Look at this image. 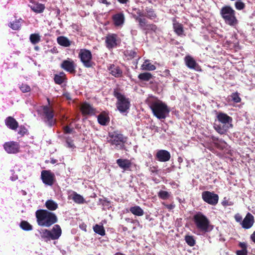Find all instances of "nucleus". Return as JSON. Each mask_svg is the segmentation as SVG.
<instances>
[{
  "label": "nucleus",
  "mask_w": 255,
  "mask_h": 255,
  "mask_svg": "<svg viewBox=\"0 0 255 255\" xmlns=\"http://www.w3.org/2000/svg\"><path fill=\"white\" fill-rule=\"evenodd\" d=\"M93 230L96 233L101 236H104L105 234V231L103 225L96 224L93 227Z\"/></svg>",
  "instance_id": "obj_36"
},
{
  "label": "nucleus",
  "mask_w": 255,
  "mask_h": 255,
  "mask_svg": "<svg viewBox=\"0 0 255 255\" xmlns=\"http://www.w3.org/2000/svg\"><path fill=\"white\" fill-rule=\"evenodd\" d=\"M43 113L47 119L48 125L51 127L55 123V120L53 119V110L48 106H44L43 108Z\"/></svg>",
  "instance_id": "obj_12"
},
{
  "label": "nucleus",
  "mask_w": 255,
  "mask_h": 255,
  "mask_svg": "<svg viewBox=\"0 0 255 255\" xmlns=\"http://www.w3.org/2000/svg\"><path fill=\"white\" fill-rule=\"evenodd\" d=\"M231 98L232 100L235 103H239L241 101V98L237 93H233Z\"/></svg>",
  "instance_id": "obj_47"
},
{
  "label": "nucleus",
  "mask_w": 255,
  "mask_h": 255,
  "mask_svg": "<svg viewBox=\"0 0 255 255\" xmlns=\"http://www.w3.org/2000/svg\"><path fill=\"white\" fill-rule=\"evenodd\" d=\"M150 108L153 115L159 120L165 119L170 112L168 106L159 100L151 102Z\"/></svg>",
  "instance_id": "obj_4"
},
{
  "label": "nucleus",
  "mask_w": 255,
  "mask_h": 255,
  "mask_svg": "<svg viewBox=\"0 0 255 255\" xmlns=\"http://www.w3.org/2000/svg\"><path fill=\"white\" fill-rule=\"evenodd\" d=\"M109 136L111 138L110 140L111 143L112 145H115L117 148H122L123 144L127 141V137L116 131L110 132Z\"/></svg>",
  "instance_id": "obj_7"
},
{
  "label": "nucleus",
  "mask_w": 255,
  "mask_h": 255,
  "mask_svg": "<svg viewBox=\"0 0 255 255\" xmlns=\"http://www.w3.org/2000/svg\"><path fill=\"white\" fill-rule=\"evenodd\" d=\"M192 220L197 230L196 234L198 235L210 232L213 229L209 219L201 212H196L193 216Z\"/></svg>",
  "instance_id": "obj_1"
},
{
  "label": "nucleus",
  "mask_w": 255,
  "mask_h": 255,
  "mask_svg": "<svg viewBox=\"0 0 255 255\" xmlns=\"http://www.w3.org/2000/svg\"><path fill=\"white\" fill-rule=\"evenodd\" d=\"M151 172L152 173H154V172H156V171H155V170L151 169Z\"/></svg>",
  "instance_id": "obj_64"
},
{
  "label": "nucleus",
  "mask_w": 255,
  "mask_h": 255,
  "mask_svg": "<svg viewBox=\"0 0 255 255\" xmlns=\"http://www.w3.org/2000/svg\"><path fill=\"white\" fill-rule=\"evenodd\" d=\"M57 162V160L54 159H51V163L52 164H55Z\"/></svg>",
  "instance_id": "obj_60"
},
{
  "label": "nucleus",
  "mask_w": 255,
  "mask_h": 255,
  "mask_svg": "<svg viewBox=\"0 0 255 255\" xmlns=\"http://www.w3.org/2000/svg\"><path fill=\"white\" fill-rule=\"evenodd\" d=\"M130 54L133 57H135V55H136V53L134 51H130Z\"/></svg>",
  "instance_id": "obj_57"
},
{
  "label": "nucleus",
  "mask_w": 255,
  "mask_h": 255,
  "mask_svg": "<svg viewBox=\"0 0 255 255\" xmlns=\"http://www.w3.org/2000/svg\"><path fill=\"white\" fill-rule=\"evenodd\" d=\"M133 11H135V13H132V17L135 20L139 18L144 17V9L142 10L139 8H134Z\"/></svg>",
  "instance_id": "obj_33"
},
{
  "label": "nucleus",
  "mask_w": 255,
  "mask_h": 255,
  "mask_svg": "<svg viewBox=\"0 0 255 255\" xmlns=\"http://www.w3.org/2000/svg\"><path fill=\"white\" fill-rule=\"evenodd\" d=\"M136 21L138 22V25L140 28L143 29H146V28L147 27V25L148 24H147V21L145 19V18H144V17L139 18Z\"/></svg>",
  "instance_id": "obj_38"
},
{
  "label": "nucleus",
  "mask_w": 255,
  "mask_h": 255,
  "mask_svg": "<svg viewBox=\"0 0 255 255\" xmlns=\"http://www.w3.org/2000/svg\"><path fill=\"white\" fill-rule=\"evenodd\" d=\"M23 93L28 92L30 91V87L27 84H22L19 87Z\"/></svg>",
  "instance_id": "obj_46"
},
{
  "label": "nucleus",
  "mask_w": 255,
  "mask_h": 255,
  "mask_svg": "<svg viewBox=\"0 0 255 255\" xmlns=\"http://www.w3.org/2000/svg\"><path fill=\"white\" fill-rule=\"evenodd\" d=\"M34 49L36 50H39V47L38 46H35L34 47Z\"/></svg>",
  "instance_id": "obj_63"
},
{
  "label": "nucleus",
  "mask_w": 255,
  "mask_h": 255,
  "mask_svg": "<svg viewBox=\"0 0 255 255\" xmlns=\"http://www.w3.org/2000/svg\"><path fill=\"white\" fill-rule=\"evenodd\" d=\"M98 123L102 126H106L110 122L109 116L105 113H101L97 117Z\"/></svg>",
  "instance_id": "obj_26"
},
{
  "label": "nucleus",
  "mask_w": 255,
  "mask_h": 255,
  "mask_svg": "<svg viewBox=\"0 0 255 255\" xmlns=\"http://www.w3.org/2000/svg\"><path fill=\"white\" fill-rule=\"evenodd\" d=\"M237 255H247V250H241L237 251Z\"/></svg>",
  "instance_id": "obj_50"
},
{
  "label": "nucleus",
  "mask_w": 255,
  "mask_h": 255,
  "mask_svg": "<svg viewBox=\"0 0 255 255\" xmlns=\"http://www.w3.org/2000/svg\"><path fill=\"white\" fill-rule=\"evenodd\" d=\"M31 10L37 13H41L43 12L45 9V6L42 3H40L35 1H30V4L28 5Z\"/></svg>",
  "instance_id": "obj_18"
},
{
  "label": "nucleus",
  "mask_w": 255,
  "mask_h": 255,
  "mask_svg": "<svg viewBox=\"0 0 255 255\" xmlns=\"http://www.w3.org/2000/svg\"><path fill=\"white\" fill-rule=\"evenodd\" d=\"M62 234L61 229L59 225H55L52 229L50 231V239L52 240H57L61 236Z\"/></svg>",
  "instance_id": "obj_20"
},
{
  "label": "nucleus",
  "mask_w": 255,
  "mask_h": 255,
  "mask_svg": "<svg viewBox=\"0 0 255 255\" xmlns=\"http://www.w3.org/2000/svg\"><path fill=\"white\" fill-rule=\"evenodd\" d=\"M41 238L45 241L47 242L51 240L50 236V230L47 229L41 230L39 231Z\"/></svg>",
  "instance_id": "obj_32"
},
{
  "label": "nucleus",
  "mask_w": 255,
  "mask_h": 255,
  "mask_svg": "<svg viewBox=\"0 0 255 255\" xmlns=\"http://www.w3.org/2000/svg\"><path fill=\"white\" fill-rule=\"evenodd\" d=\"M110 73L116 77H121L122 74V71L120 68L115 65H111L109 68Z\"/></svg>",
  "instance_id": "obj_25"
},
{
  "label": "nucleus",
  "mask_w": 255,
  "mask_h": 255,
  "mask_svg": "<svg viewBox=\"0 0 255 255\" xmlns=\"http://www.w3.org/2000/svg\"><path fill=\"white\" fill-rule=\"evenodd\" d=\"M3 147L6 152L9 154H15L19 151V144L14 141H9L5 142Z\"/></svg>",
  "instance_id": "obj_11"
},
{
  "label": "nucleus",
  "mask_w": 255,
  "mask_h": 255,
  "mask_svg": "<svg viewBox=\"0 0 255 255\" xmlns=\"http://www.w3.org/2000/svg\"><path fill=\"white\" fill-rule=\"evenodd\" d=\"M35 216L38 225L41 227H49L57 222L56 215L47 210H37Z\"/></svg>",
  "instance_id": "obj_2"
},
{
  "label": "nucleus",
  "mask_w": 255,
  "mask_h": 255,
  "mask_svg": "<svg viewBox=\"0 0 255 255\" xmlns=\"http://www.w3.org/2000/svg\"><path fill=\"white\" fill-rule=\"evenodd\" d=\"M235 218H236V221L238 222L240 221V220L241 219V217L238 218V217H237V216H236Z\"/></svg>",
  "instance_id": "obj_61"
},
{
  "label": "nucleus",
  "mask_w": 255,
  "mask_h": 255,
  "mask_svg": "<svg viewBox=\"0 0 255 255\" xmlns=\"http://www.w3.org/2000/svg\"><path fill=\"white\" fill-rule=\"evenodd\" d=\"M71 196H72V199L76 203L82 204L84 201L83 197L76 192H73V193L71 194Z\"/></svg>",
  "instance_id": "obj_37"
},
{
  "label": "nucleus",
  "mask_w": 255,
  "mask_h": 255,
  "mask_svg": "<svg viewBox=\"0 0 255 255\" xmlns=\"http://www.w3.org/2000/svg\"><path fill=\"white\" fill-rule=\"evenodd\" d=\"M117 163L121 168L125 170H128L131 165L130 161L126 159H118Z\"/></svg>",
  "instance_id": "obj_24"
},
{
  "label": "nucleus",
  "mask_w": 255,
  "mask_h": 255,
  "mask_svg": "<svg viewBox=\"0 0 255 255\" xmlns=\"http://www.w3.org/2000/svg\"><path fill=\"white\" fill-rule=\"evenodd\" d=\"M18 133L20 134H23L25 133V131L23 130H20L19 131H18Z\"/></svg>",
  "instance_id": "obj_62"
},
{
  "label": "nucleus",
  "mask_w": 255,
  "mask_h": 255,
  "mask_svg": "<svg viewBox=\"0 0 255 255\" xmlns=\"http://www.w3.org/2000/svg\"><path fill=\"white\" fill-rule=\"evenodd\" d=\"M79 56L86 67L89 68L92 67V54L90 51L85 49H81Z\"/></svg>",
  "instance_id": "obj_9"
},
{
  "label": "nucleus",
  "mask_w": 255,
  "mask_h": 255,
  "mask_svg": "<svg viewBox=\"0 0 255 255\" xmlns=\"http://www.w3.org/2000/svg\"><path fill=\"white\" fill-rule=\"evenodd\" d=\"M173 28L174 31L178 35L181 36L183 34L184 30L181 24L178 22H174L173 23Z\"/></svg>",
  "instance_id": "obj_31"
},
{
  "label": "nucleus",
  "mask_w": 255,
  "mask_h": 255,
  "mask_svg": "<svg viewBox=\"0 0 255 255\" xmlns=\"http://www.w3.org/2000/svg\"><path fill=\"white\" fill-rule=\"evenodd\" d=\"M223 205H226V206H229V205H232L231 202H230V203H228V202H225V201L223 202Z\"/></svg>",
  "instance_id": "obj_58"
},
{
  "label": "nucleus",
  "mask_w": 255,
  "mask_h": 255,
  "mask_svg": "<svg viewBox=\"0 0 255 255\" xmlns=\"http://www.w3.org/2000/svg\"><path fill=\"white\" fill-rule=\"evenodd\" d=\"M158 195L161 199L166 200L169 197L170 194L167 191L161 190L158 192Z\"/></svg>",
  "instance_id": "obj_44"
},
{
  "label": "nucleus",
  "mask_w": 255,
  "mask_h": 255,
  "mask_svg": "<svg viewBox=\"0 0 255 255\" xmlns=\"http://www.w3.org/2000/svg\"><path fill=\"white\" fill-rule=\"evenodd\" d=\"M21 19L16 20L13 22L10 23L9 27L13 30H18L20 28L21 25Z\"/></svg>",
  "instance_id": "obj_39"
},
{
  "label": "nucleus",
  "mask_w": 255,
  "mask_h": 255,
  "mask_svg": "<svg viewBox=\"0 0 255 255\" xmlns=\"http://www.w3.org/2000/svg\"><path fill=\"white\" fill-rule=\"evenodd\" d=\"M118 36L116 34H109L106 37V43L108 49H112L116 47L118 44Z\"/></svg>",
  "instance_id": "obj_14"
},
{
  "label": "nucleus",
  "mask_w": 255,
  "mask_h": 255,
  "mask_svg": "<svg viewBox=\"0 0 255 255\" xmlns=\"http://www.w3.org/2000/svg\"><path fill=\"white\" fill-rule=\"evenodd\" d=\"M81 110L84 115H93L95 114V109L89 103L85 102L81 106Z\"/></svg>",
  "instance_id": "obj_19"
},
{
  "label": "nucleus",
  "mask_w": 255,
  "mask_h": 255,
  "mask_svg": "<svg viewBox=\"0 0 255 255\" xmlns=\"http://www.w3.org/2000/svg\"><path fill=\"white\" fill-rule=\"evenodd\" d=\"M30 41L33 44L38 43L40 41V36L38 34H31L30 35Z\"/></svg>",
  "instance_id": "obj_40"
},
{
  "label": "nucleus",
  "mask_w": 255,
  "mask_h": 255,
  "mask_svg": "<svg viewBox=\"0 0 255 255\" xmlns=\"http://www.w3.org/2000/svg\"><path fill=\"white\" fill-rule=\"evenodd\" d=\"M184 61L187 67L191 69H194L196 71L200 70V67L196 63V61L191 56L187 55L184 58Z\"/></svg>",
  "instance_id": "obj_15"
},
{
  "label": "nucleus",
  "mask_w": 255,
  "mask_h": 255,
  "mask_svg": "<svg viewBox=\"0 0 255 255\" xmlns=\"http://www.w3.org/2000/svg\"><path fill=\"white\" fill-rule=\"evenodd\" d=\"M149 62V61L148 60H145L141 66V70L146 71H153L156 69V67L153 64H151Z\"/></svg>",
  "instance_id": "obj_29"
},
{
  "label": "nucleus",
  "mask_w": 255,
  "mask_h": 255,
  "mask_svg": "<svg viewBox=\"0 0 255 255\" xmlns=\"http://www.w3.org/2000/svg\"><path fill=\"white\" fill-rule=\"evenodd\" d=\"M254 223V217L250 213H248L243 220L242 225L245 229H250L252 227Z\"/></svg>",
  "instance_id": "obj_17"
},
{
  "label": "nucleus",
  "mask_w": 255,
  "mask_h": 255,
  "mask_svg": "<svg viewBox=\"0 0 255 255\" xmlns=\"http://www.w3.org/2000/svg\"><path fill=\"white\" fill-rule=\"evenodd\" d=\"M203 201L211 205H216L219 200V196L213 192L204 191L202 193Z\"/></svg>",
  "instance_id": "obj_8"
},
{
  "label": "nucleus",
  "mask_w": 255,
  "mask_h": 255,
  "mask_svg": "<svg viewBox=\"0 0 255 255\" xmlns=\"http://www.w3.org/2000/svg\"><path fill=\"white\" fill-rule=\"evenodd\" d=\"M121 3H126L128 0H118Z\"/></svg>",
  "instance_id": "obj_59"
},
{
  "label": "nucleus",
  "mask_w": 255,
  "mask_h": 255,
  "mask_svg": "<svg viewBox=\"0 0 255 255\" xmlns=\"http://www.w3.org/2000/svg\"><path fill=\"white\" fill-rule=\"evenodd\" d=\"M152 77L151 73L148 72H144L138 75V79L143 81H148Z\"/></svg>",
  "instance_id": "obj_35"
},
{
  "label": "nucleus",
  "mask_w": 255,
  "mask_h": 255,
  "mask_svg": "<svg viewBox=\"0 0 255 255\" xmlns=\"http://www.w3.org/2000/svg\"><path fill=\"white\" fill-rule=\"evenodd\" d=\"M62 69L67 72L72 73L75 71V65L74 62L70 59L64 60L61 64Z\"/></svg>",
  "instance_id": "obj_16"
},
{
  "label": "nucleus",
  "mask_w": 255,
  "mask_h": 255,
  "mask_svg": "<svg viewBox=\"0 0 255 255\" xmlns=\"http://www.w3.org/2000/svg\"><path fill=\"white\" fill-rule=\"evenodd\" d=\"M242 0H236L235 3V8L237 10H242L245 7V4L242 1Z\"/></svg>",
  "instance_id": "obj_43"
},
{
  "label": "nucleus",
  "mask_w": 255,
  "mask_h": 255,
  "mask_svg": "<svg viewBox=\"0 0 255 255\" xmlns=\"http://www.w3.org/2000/svg\"><path fill=\"white\" fill-rule=\"evenodd\" d=\"M114 96L117 98V108L121 113H127L130 107V101L126 96L118 91H115Z\"/></svg>",
  "instance_id": "obj_6"
},
{
  "label": "nucleus",
  "mask_w": 255,
  "mask_h": 255,
  "mask_svg": "<svg viewBox=\"0 0 255 255\" xmlns=\"http://www.w3.org/2000/svg\"><path fill=\"white\" fill-rule=\"evenodd\" d=\"M54 80L56 84H62L64 82V74L63 73H61L59 75H55Z\"/></svg>",
  "instance_id": "obj_42"
},
{
  "label": "nucleus",
  "mask_w": 255,
  "mask_h": 255,
  "mask_svg": "<svg viewBox=\"0 0 255 255\" xmlns=\"http://www.w3.org/2000/svg\"><path fill=\"white\" fill-rule=\"evenodd\" d=\"M18 179V177L16 175H13V176L10 177V179L12 181H15Z\"/></svg>",
  "instance_id": "obj_55"
},
{
  "label": "nucleus",
  "mask_w": 255,
  "mask_h": 255,
  "mask_svg": "<svg viewBox=\"0 0 255 255\" xmlns=\"http://www.w3.org/2000/svg\"><path fill=\"white\" fill-rule=\"evenodd\" d=\"M5 122L6 126L12 130L16 129L18 126V123L16 121L11 117H7L5 119Z\"/></svg>",
  "instance_id": "obj_23"
},
{
  "label": "nucleus",
  "mask_w": 255,
  "mask_h": 255,
  "mask_svg": "<svg viewBox=\"0 0 255 255\" xmlns=\"http://www.w3.org/2000/svg\"><path fill=\"white\" fill-rule=\"evenodd\" d=\"M99 2L106 4L107 6L111 4V2L110 1H108L107 0H99Z\"/></svg>",
  "instance_id": "obj_51"
},
{
  "label": "nucleus",
  "mask_w": 255,
  "mask_h": 255,
  "mask_svg": "<svg viewBox=\"0 0 255 255\" xmlns=\"http://www.w3.org/2000/svg\"><path fill=\"white\" fill-rule=\"evenodd\" d=\"M220 14L226 24L235 26L238 23V20L236 17V11L231 6H223L220 10Z\"/></svg>",
  "instance_id": "obj_5"
},
{
  "label": "nucleus",
  "mask_w": 255,
  "mask_h": 255,
  "mask_svg": "<svg viewBox=\"0 0 255 255\" xmlns=\"http://www.w3.org/2000/svg\"><path fill=\"white\" fill-rule=\"evenodd\" d=\"M46 207L50 211H54L58 208L57 203L52 200H48L45 202Z\"/></svg>",
  "instance_id": "obj_30"
},
{
  "label": "nucleus",
  "mask_w": 255,
  "mask_h": 255,
  "mask_svg": "<svg viewBox=\"0 0 255 255\" xmlns=\"http://www.w3.org/2000/svg\"><path fill=\"white\" fill-rule=\"evenodd\" d=\"M41 178L44 184L52 186L55 181V175L50 170H42L41 172Z\"/></svg>",
  "instance_id": "obj_10"
},
{
  "label": "nucleus",
  "mask_w": 255,
  "mask_h": 255,
  "mask_svg": "<svg viewBox=\"0 0 255 255\" xmlns=\"http://www.w3.org/2000/svg\"><path fill=\"white\" fill-rule=\"evenodd\" d=\"M113 20L115 26H121L125 22V15L122 12L116 13L113 16Z\"/></svg>",
  "instance_id": "obj_22"
},
{
  "label": "nucleus",
  "mask_w": 255,
  "mask_h": 255,
  "mask_svg": "<svg viewBox=\"0 0 255 255\" xmlns=\"http://www.w3.org/2000/svg\"><path fill=\"white\" fill-rule=\"evenodd\" d=\"M219 124H215L214 128L220 134H223L232 128V118L224 113H219L217 116Z\"/></svg>",
  "instance_id": "obj_3"
},
{
  "label": "nucleus",
  "mask_w": 255,
  "mask_h": 255,
  "mask_svg": "<svg viewBox=\"0 0 255 255\" xmlns=\"http://www.w3.org/2000/svg\"><path fill=\"white\" fill-rule=\"evenodd\" d=\"M251 238L252 240L255 243V231L253 233V234L251 235Z\"/></svg>",
  "instance_id": "obj_56"
},
{
  "label": "nucleus",
  "mask_w": 255,
  "mask_h": 255,
  "mask_svg": "<svg viewBox=\"0 0 255 255\" xmlns=\"http://www.w3.org/2000/svg\"><path fill=\"white\" fill-rule=\"evenodd\" d=\"M129 211L132 214L137 216H142L144 214L143 210L138 206L130 207Z\"/></svg>",
  "instance_id": "obj_28"
},
{
  "label": "nucleus",
  "mask_w": 255,
  "mask_h": 255,
  "mask_svg": "<svg viewBox=\"0 0 255 255\" xmlns=\"http://www.w3.org/2000/svg\"><path fill=\"white\" fill-rule=\"evenodd\" d=\"M63 96H64V97H65L68 100H72V98H71V95L68 92H65L63 94Z\"/></svg>",
  "instance_id": "obj_52"
},
{
  "label": "nucleus",
  "mask_w": 255,
  "mask_h": 255,
  "mask_svg": "<svg viewBox=\"0 0 255 255\" xmlns=\"http://www.w3.org/2000/svg\"><path fill=\"white\" fill-rule=\"evenodd\" d=\"M239 245H240V247L242 248V250H247V245L246 243H240Z\"/></svg>",
  "instance_id": "obj_53"
},
{
  "label": "nucleus",
  "mask_w": 255,
  "mask_h": 255,
  "mask_svg": "<svg viewBox=\"0 0 255 255\" xmlns=\"http://www.w3.org/2000/svg\"><path fill=\"white\" fill-rule=\"evenodd\" d=\"M66 146L68 148L74 149L75 146L74 145V144L73 143V141L70 139H67L66 140Z\"/></svg>",
  "instance_id": "obj_48"
},
{
  "label": "nucleus",
  "mask_w": 255,
  "mask_h": 255,
  "mask_svg": "<svg viewBox=\"0 0 255 255\" xmlns=\"http://www.w3.org/2000/svg\"><path fill=\"white\" fill-rule=\"evenodd\" d=\"M144 17L153 20L154 22H157L158 18L157 14L154 10L150 7H146L144 9Z\"/></svg>",
  "instance_id": "obj_21"
},
{
  "label": "nucleus",
  "mask_w": 255,
  "mask_h": 255,
  "mask_svg": "<svg viewBox=\"0 0 255 255\" xmlns=\"http://www.w3.org/2000/svg\"><path fill=\"white\" fill-rule=\"evenodd\" d=\"M19 226L21 229L25 231H30L33 229L32 226L25 221H22Z\"/></svg>",
  "instance_id": "obj_34"
},
{
  "label": "nucleus",
  "mask_w": 255,
  "mask_h": 255,
  "mask_svg": "<svg viewBox=\"0 0 255 255\" xmlns=\"http://www.w3.org/2000/svg\"><path fill=\"white\" fill-rule=\"evenodd\" d=\"M146 29L148 30H151L155 33H157V31L159 30V29L156 26V25L154 24H150L147 25V27L146 28Z\"/></svg>",
  "instance_id": "obj_45"
},
{
  "label": "nucleus",
  "mask_w": 255,
  "mask_h": 255,
  "mask_svg": "<svg viewBox=\"0 0 255 255\" xmlns=\"http://www.w3.org/2000/svg\"><path fill=\"white\" fill-rule=\"evenodd\" d=\"M155 157L156 159L160 162H166L169 160L171 155L169 151L160 149L157 151Z\"/></svg>",
  "instance_id": "obj_13"
},
{
  "label": "nucleus",
  "mask_w": 255,
  "mask_h": 255,
  "mask_svg": "<svg viewBox=\"0 0 255 255\" xmlns=\"http://www.w3.org/2000/svg\"><path fill=\"white\" fill-rule=\"evenodd\" d=\"M110 201L107 200H104L103 201V202H102V204L104 206H109L110 205Z\"/></svg>",
  "instance_id": "obj_54"
},
{
  "label": "nucleus",
  "mask_w": 255,
  "mask_h": 255,
  "mask_svg": "<svg viewBox=\"0 0 255 255\" xmlns=\"http://www.w3.org/2000/svg\"><path fill=\"white\" fill-rule=\"evenodd\" d=\"M185 240L186 243L190 247H193L195 245L196 241L193 236L186 235L185 237Z\"/></svg>",
  "instance_id": "obj_41"
},
{
  "label": "nucleus",
  "mask_w": 255,
  "mask_h": 255,
  "mask_svg": "<svg viewBox=\"0 0 255 255\" xmlns=\"http://www.w3.org/2000/svg\"><path fill=\"white\" fill-rule=\"evenodd\" d=\"M63 129L65 133H70L73 131V128H70L68 126L64 127Z\"/></svg>",
  "instance_id": "obj_49"
},
{
  "label": "nucleus",
  "mask_w": 255,
  "mask_h": 255,
  "mask_svg": "<svg viewBox=\"0 0 255 255\" xmlns=\"http://www.w3.org/2000/svg\"><path fill=\"white\" fill-rule=\"evenodd\" d=\"M57 41L59 45L64 47L69 46L71 43L68 38L62 36L57 37Z\"/></svg>",
  "instance_id": "obj_27"
}]
</instances>
